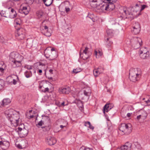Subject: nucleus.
<instances>
[{
    "instance_id": "f257e3e1",
    "label": "nucleus",
    "mask_w": 150,
    "mask_h": 150,
    "mask_svg": "<svg viewBox=\"0 0 150 150\" xmlns=\"http://www.w3.org/2000/svg\"><path fill=\"white\" fill-rule=\"evenodd\" d=\"M4 114L13 126L15 127L21 123V120L20 118L19 113L13 109H10L6 110Z\"/></svg>"
},
{
    "instance_id": "f03ea898",
    "label": "nucleus",
    "mask_w": 150,
    "mask_h": 150,
    "mask_svg": "<svg viewBox=\"0 0 150 150\" xmlns=\"http://www.w3.org/2000/svg\"><path fill=\"white\" fill-rule=\"evenodd\" d=\"M141 74L140 69L131 68L129 71V78L131 81L136 82L140 79Z\"/></svg>"
},
{
    "instance_id": "7ed1b4c3",
    "label": "nucleus",
    "mask_w": 150,
    "mask_h": 150,
    "mask_svg": "<svg viewBox=\"0 0 150 150\" xmlns=\"http://www.w3.org/2000/svg\"><path fill=\"white\" fill-rule=\"evenodd\" d=\"M54 50V49L51 48V47H48L45 50L44 55L47 59L50 60H53L57 57V55L56 52H52Z\"/></svg>"
},
{
    "instance_id": "20e7f679",
    "label": "nucleus",
    "mask_w": 150,
    "mask_h": 150,
    "mask_svg": "<svg viewBox=\"0 0 150 150\" xmlns=\"http://www.w3.org/2000/svg\"><path fill=\"white\" fill-rule=\"evenodd\" d=\"M16 56L17 57H21L18 54L16 55L14 52L11 53L10 55V57L11 58L10 59V60L12 62V65L13 68L20 67L21 65V61L18 60Z\"/></svg>"
},
{
    "instance_id": "39448f33",
    "label": "nucleus",
    "mask_w": 150,
    "mask_h": 150,
    "mask_svg": "<svg viewBox=\"0 0 150 150\" xmlns=\"http://www.w3.org/2000/svg\"><path fill=\"white\" fill-rule=\"evenodd\" d=\"M119 129L125 133L128 134L131 132L132 125L129 123L126 124L123 123L121 124Z\"/></svg>"
},
{
    "instance_id": "423d86ee",
    "label": "nucleus",
    "mask_w": 150,
    "mask_h": 150,
    "mask_svg": "<svg viewBox=\"0 0 150 150\" xmlns=\"http://www.w3.org/2000/svg\"><path fill=\"white\" fill-rule=\"evenodd\" d=\"M15 36L18 40H23L25 37V30L23 28L18 29L15 32Z\"/></svg>"
},
{
    "instance_id": "0eeeda50",
    "label": "nucleus",
    "mask_w": 150,
    "mask_h": 150,
    "mask_svg": "<svg viewBox=\"0 0 150 150\" xmlns=\"http://www.w3.org/2000/svg\"><path fill=\"white\" fill-rule=\"evenodd\" d=\"M131 43L132 46L134 49H137L139 47L142 45V41L140 38L135 37L131 40Z\"/></svg>"
},
{
    "instance_id": "6e6552de",
    "label": "nucleus",
    "mask_w": 150,
    "mask_h": 150,
    "mask_svg": "<svg viewBox=\"0 0 150 150\" xmlns=\"http://www.w3.org/2000/svg\"><path fill=\"white\" fill-rule=\"evenodd\" d=\"M16 130L20 135L22 137H25L28 133V130L26 129L24 127L23 128L19 127L16 129Z\"/></svg>"
},
{
    "instance_id": "1a4fd4ad",
    "label": "nucleus",
    "mask_w": 150,
    "mask_h": 150,
    "mask_svg": "<svg viewBox=\"0 0 150 150\" xmlns=\"http://www.w3.org/2000/svg\"><path fill=\"white\" fill-rule=\"evenodd\" d=\"M10 145V143L8 141L2 140L0 141V147L3 150H6L8 149Z\"/></svg>"
},
{
    "instance_id": "9d476101",
    "label": "nucleus",
    "mask_w": 150,
    "mask_h": 150,
    "mask_svg": "<svg viewBox=\"0 0 150 150\" xmlns=\"http://www.w3.org/2000/svg\"><path fill=\"white\" fill-rule=\"evenodd\" d=\"M88 48L87 47H85L83 53L82 54L81 53L80 54V57L83 60L87 59L90 56V55L88 52Z\"/></svg>"
},
{
    "instance_id": "9b49d317",
    "label": "nucleus",
    "mask_w": 150,
    "mask_h": 150,
    "mask_svg": "<svg viewBox=\"0 0 150 150\" xmlns=\"http://www.w3.org/2000/svg\"><path fill=\"white\" fill-rule=\"evenodd\" d=\"M133 30L132 32L134 34L136 35L139 33L140 29V26L138 22H135L133 25Z\"/></svg>"
},
{
    "instance_id": "f8f14e48",
    "label": "nucleus",
    "mask_w": 150,
    "mask_h": 150,
    "mask_svg": "<svg viewBox=\"0 0 150 150\" xmlns=\"http://www.w3.org/2000/svg\"><path fill=\"white\" fill-rule=\"evenodd\" d=\"M115 8V6L112 3L110 4H106L103 5L101 7V9L105 11H111L112 10Z\"/></svg>"
},
{
    "instance_id": "ddd939ff",
    "label": "nucleus",
    "mask_w": 150,
    "mask_h": 150,
    "mask_svg": "<svg viewBox=\"0 0 150 150\" xmlns=\"http://www.w3.org/2000/svg\"><path fill=\"white\" fill-rule=\"evenodd\" d=\"M70 88L67 86L61 88L59 90V92L61 94H68L70 92Z\"/></svg>"
},
{
    "instance_id": "4468645a",
    "label": "nucleus",
    "mask_w": 150,
    "mask_h": 150,
    "mask_svg": "<svg viewBox=\"0 0 150 150\" xmlns=\"http://www.w3.org/2000/svg\"><path fill=\"white\" fill-rule=\"evenodd\" d=\"M46 142L48 145L51 146L55 144L57 141L55 138L49 136L47 138Z\"/></svg>"
},
{
    "instance_id": "2eb2a0df",
    "label": "nucleus",
    "mask_w": 150,
    "mask_h": 150,
    "mask_svg": "<svg viewBox=\"0 0 150 150\" xmlns=\"http://www.w3.org/2000/svg\"><path fill=\"white\" fill-rule=\"evenodd\" d=\"M47 83L44 81H42L40 83L39 88L41 89L42 88H45L44 89L42 90V91L44 93L49 92V89L47 87H46Z\"/></svg>"
},
{
    "instance_id": "dca6fc26",
    "label": "nucleus",
    "mask_w": 150,
    "mask_h": 150,
    "mask_svg": "<svg viewBox=\"0 0 150 150\" xmlns=\"http://www.w3.org/2000/svg\"><path fill=\"white\" fill-rule=\"evenodd\" d=\"M120 12L122 13L123 16H126V18L131 17V16L132 15V14L129 12L126 8H122L120 11Z\"/></svg>"
},
{
    "instance_id": "f3484780",
    "label": "nucleus",
    "mask_w": 150,
    "mask_h": 150,
    "mask_svg": "<svg viewBox=\"0 0 150 150\" xmlns=\"http://www.w3.org/2000/svg\"><path fill=\"white\" fill-rule=\"evenodd\" d=\"M147 115V113L145 111L142 110L140 111V115L137 116V118L138 120L140 119L144 120L146 118Z\"/></svg>"
},
{
    "instance_id": "a211bd4d",
    "label": "nucleus",
    "mask_w": 150,
    "mask_h": 150,
    "mask_svg": "<svg viewBox=\"0 0 150 150\" xmlns=\"http://www.w3.org/2000/svg\"><path fill=\"white\" fill-rule=\"evenodd\" d=\"M9 12V17L10 18H13L16 17L17 14L15 10L11 7L8 8Z\"/></svg>"
},
{
    "instance_id": "6ab92c4d",
    "label": "nucleus",
    "mask_w": 150,
    "mask_h": 150,
    "mask_svg": "<svg viewBox=\"0 0 150 150\" xmlns=\"http://www.w3.org/2000/svg\"><path fill=\"white\" fill-rule=\"evenodd\" d=\"M132 144L129 142H126L125 144L120 147L121 150H131Z\"/></svg>"
},
{
    "instance_id": "aec40b11",
    "label": "nucleus",
    "mask_w": 150,
    "mask_h": 150,
    "mask_svg": "<svg viewBox=\"0 0 150 150\" xmlns=\"http://www.w3.org/2000/svg\"><path fill=\"white\" fill-rule=\"evenodd\" d=\"M43 28L42 31V33L45 35L47 37H50L51 35V33L49 31L48 27L47 26L43 27Z\"/></svg>"
},
{
    "instance_id": "412c9836",
    "label": "nucleus",
    "mask_w": 150,
    "mask_h": 150,
    "mask_svg": "<svg viewBox=\"0 0 150 150\" xmlns=\"http://www.w3.org/2000/svg\"><path fill=\"white\" fill-rule=\"evenodd\" d=\"M102 71L101 70V69L99 68H98L97 69H95L93 70V73L94 76L95 77H97L100 74L102 73L104 69H102Z\"/></svg>"
},
{
    "instance_id": "4be33fe9",
    "label": "nucleus",
    "mask_w": 150,
    "mask_h": 150,
    "mask_svg": "<svg viewBox=\"0 0 150 150\" xmlns=\"http://www.w3.org/2000/svg\"><path fill=\"white\" fill-rule=\"evenodd\" d=\"M94 52V54L96 58L99 57L100 56H101L103 54L102 50L100 49L96 50H95Z\"/></svg>"
},
{
    "instance_id": "5701e85b",
    "label": "nucleus",
    "mask_w": 150,
    "mask_h": 150,
    "mask_svg": "<svg viewBox=\"0 0 150 150\" xmlns=\"http://www.w3.org/2000/svg\"><path fill=\"white\" fill-rule=\"evenodd\" d=\"M44 15V13L41 10L38 11L36 12V15L39 19H42Z\"/></svg>"
},
{
    "instance_id": "b1692460",
    "label": "nucleus",
    "mask_w": 150,
    "mask_h": 150,
    "mask_svg": "<svg viewBox=\"0 0 150 150\" xmlns=\"http://www.w3.org/2000/svg\"><path fill=\"white\" fill-rule=\"evenodd\" d=\"M11 102V100L9 98H6L3 99L1 105L4 106L9 104Z\"/></svg>"
},
{
    "instance_id": "393cba45",
    "label": "nucleus",
    "mask_w": 150,
    "mask_h": 150,
    "mask_svg": "<svg viewBox=\"0 0 150 150\" xmlns=\"http://www.w3.org/2000/svg\"><path fill=\"white\" fill-rule=\"evenodd\" d=\"M150 54L149 52H147L144 54H140V57L143 59H145L149 57Z\"/></svg>"
},
{
    "instance_id": "a878e982",
    "label": "nucleus",
    "mask_w": 150,
    "mask_h": 150,
    "mask_svg": "<svg viewBox=\"0 0 150 150\" xmlns=\"http://www.w3.org/2000/svg\"><path fill=\"white\" fill-rule=\"evenodd\" d=\"M21 13H23L25 15H26L27 14L29 13V9H28V8L26 6L23 7L21 11Z\"/></svg>"
},
{
    "instance_id": "bb28decb",
    "label": "nucleus",
    "mask_w": 150,
    "mask_h": 150,
    "mask_svg": "<svg viewBox=\"0 0 150 150\" xmlns=\"http://www.w3.org/2000/svg\"><path fill=\"white\" fill-rule=\"evenodd\" d=\"M53 1V0H43V2L45 5L47 6H49L51 4Z\"/></svg>"
},
{
    "instance_id": "cd10ccee",
    "label": "nucleus",
    "mask_w": 150,
    "mask_h": 150,
    "mask_svg": "<svg viewBox=\"0 0 150 150\" xmlns=\"http://www.w3.org/2000/svg\"><path fill=\"white\" fill-rule=\"evenodd\" d=\"M140 54H144L147 52H149L147 49L145 47H142L140 48Z\"/></svg>"
},
{
    "instance_id": "c85d7f7f",
    "label": "nucleus",
    "mask_w": 150,
    "mask_h": 150,
    "mask_svg": "<svg viewBox=\"0 0 150 150\" xmlns=\"http://www.w3.org/2000/svg\"><path fill=\"white\" fill-rule=\"evenodd\" d=\"M92 2L96 3L95 5L97 7L101 4V0H90Z\"/></svg>"
},
{
    "instance_id": "c756f323",
    "label": "nucleus",
    "mask_w": 150,
    "mask_h": 150,
    "mask_svg": "<svg viewBox=\"0 0 150 150\" xmlns=\"http://www.w3.org/2000/svg\"><path fill=\"white\" fill-rule=\"evenodd\" d=\"M109 107L108 105H105L103 107V110L104 114H105V112H108L110 110L109 109Z\"/></svg>"
},
{
    "instance_id": "7c9ffc66",
    "label": "nucleus",
    "mask_w": 150,
    "mask_h": 150,
    "mask_svg": "<svg viewBox=\"0 0 150 150\" xmlns=\"http://www.w3.org/2000/svg\"><path fill=\"white\" fill-rule=\"evenodd\" d=\"M85 126L89 128L90 129H93V127L91 125V123L89 122H85Z\"/></svg>"
},
{
    "instance_id": "2f4dec72",
    "label": "nucleus",
    "mask_w": 150,
    "mask_h": 150,
    "mask_svg": "<svg viewBox=\"0 0 150 150\" xmlns=\"http://www.w3.org/2000/svg\"><path fill=\"white\" fill-rule=\"evenodd\" d=\"M14 23L17 25H20L21 24L22 21L20 18H16L14 20Z\"/></svg>"
},
{
    "instance_id": "473e14b6",
    "label": "nucleus",
    "mask_w": 150,
    "mask_h": 150,
    "mask_svg": "<svg viewBox=\"0 0 150 150\" xmlns=\"http://www.w3.org/2000/svg\"><path fill=\"white\" fill-rule=\"evenodd\" d=\"M42 128L43 129V131L45 132L47 131L50 130L51 128V126L50 125H48V126L42 127Z\"/></svg>"
},
{
    "instance_id": "72a5a7b5",
    "label": "nucleus",
    "mask_w": 150,
    "mask_h": 150,
    "mask_svg": "<svg viewBox=\"0 0 150 150\" xmlns=\"http://www.w3.org/2000/svg\"><path fill=\"white\" fill-rule=\"evenodd\" d=\"M25 75L27 78H29L32 76V73L30 71H26L25 73Z\"/></svg>"
},
{
    "instance_id": "f704fd0d",
    "label": "nucleus",
    "mask_w": 150,
    "mask_h": 150,
    "mask_svg": "<svg viewBox=\"0 0 150 150\" xmlns=\"http://www.w3.org/2000/svg\"><path fill=\"white\" fill-rule=\"evenodd\" d=\"M82 71V69L80 68H77L74 69L72 71L73 73L77 74L78 73Z\"/></svg>"
},
{
    "instance_id": "c9c22d12",
    "label": "nucleus",
    "mask_w": 150,
    "mask_h": 150,
    "mask_svg": "<svg viewBox=\"0 0 150 150\" xmlns=\"http://www.w3.org/2000/svg\"><path fill=\"white\" fill-rule=\"evenodd\" d=\"M109 39L110 38H108L107 39L106 44L107 47H109L112 44V42L109 41Z\"/></svg>"
},
{
    "instance_id": "e433bc0d",
    "label": "nucleus",
    "mask_w": 150,
    "mask_h": 150,
    "mask_svg": "<svg viewBox=\"0 0 150 150\" xmlns=\"http://www.w3.org/2000/svg\"><path fill=\"white\" fill-rule=\"evenodd\" d=\"M4 81L2 79H0V90L3 89L4 86Z\"/></svg>"
},
{
    "instance_id": "4c0bfd02",
    "label": "nucleus",
    "mask_w": 150,
    "mask_h": 150,
    "mask_svg": "<svg viewBox=\"0 0 150 150\" xmlns=\"http://www.w3.org/2000/svg\"><path fill=\"white\" fill-rule=\"evenodd\" d=\"M91 90H89L88 91H87V90L84 91V94L86 96H89L91 93Z\"/></svg>"
},
{
    "instance_id": "58836bf2",
    "label": "nucleus",
    "mask_w": 150,
    "mask_h": 150,
    "mask_svg": "<svg viewBox=\"0 0 150 150\" xmlns=\"http://www.w3.org/2000/svg\"><path fill=\"white\" fill-rule=\"evenodd\" d=\"M44 123L43 121H42V120H41V121H40L37 124H36V125L37 127H39V126H41Z\"/></svg>"
},
{
    "instance_id": "ea45409f",
    "label": "nucleus",
    "mask_w": 150,
    "mask_h": 150,
    "mask_svg": "<svg viewBox=\"0 0 150 150\" xmlns=\"http://www.w3.org/2000/svg\"><path fill=\"white\" fill-rule=\"evenodd\" d=\"M134 145L138 149H140L141 148L140 145L138 142H135L134 143Z\"/></svg>"
},
{
    "instance_id": "a19ab883",
    "label": "nucleus",
    "mask_w": 150,
    "mask_h": 150,
    "mask_svg": "<svg viewBox=\"0 0 150 150\" xmlns=\"http://www.w3.org/2000/svg\"><path fill=\"white\" fill-rule=\"evenodd\" d=\"M25 1L26 3L28 4H31L33 3L34 0H25Z\"/></svg>"
},
{
    "instance_id": "79ce46f5",
    "label": "nucleus",
    "mask_w": 150,
    "mask_h": 150,
    "mask_svg": "<svg viewBox=\"0 0 150 150\" xmlns=\"http://www.w3.org/2000/svg\"><path fill=\"white\" fill-rule=\"evenodd\" d=\"M106 105H108V106H109V109H111L113 107V105L112 103H107Z\"/></svg>"
},
{
    "instance_id": "37998d69",
    "label": "nucleus",
    "mask_w": 150,
    "mask_h": 150,
    "mask_svg": "<svg viewBox=\"0 0 150 150\" xmlns=\"http://www.w3.org/2000/svg\"><path fill=\"white\" fill-rule=\"evenodd\" d=\"M25 67L28 69H31L32 68V66L28 65H26L25 66Z\"/></svg>"
},
{
    "instance_id": "c03bdc74",
    "label": "nucleus",
    "mask_w": 150,
    "mask_h": 150,
    "mask_svg": "<svg viewBox=\"0 0 150 150\" xmlns=\"http://www.w3.org/2000/svg\"><path fill=\"white\" fill-rule=\"evenodd\" d=\"M17 147L18 148L20 149H22L23 148L22 145L20 144H17Z\"/></svg>"
},
{
    "instance_id": "a18cd8bd",
    "label": "nucleus",
    "mask_w": 150,
    "mask_h": 150,
    "mask_svg": "<svg viewBox=\"0 0 150 150\" xmlns=\"http://www.w3.org/2000/svg\"><path fill=\"white\" fill-rule=\"evenodd\" d=\"M146 103L148 105H150V99L148 100H147L146 101Z\"/></svg>"
},
{
    "instance_id": "49530a36",
    "label": "nucleus",
    "mask_w": 150,
    "mask_h": 150,
    "mask_svg": "<svg viewBox=\"0 0 150 150\" xmlns=\"http://www.w3.org/2000/svg\"><path fill=\"white\" fill-rule=\"evenodd\" d=\"M4 69L0 67V75L1 74V73L3 72L4 71Z\"/></svg>"
},
{
    "instance_id": "de8ad7c7",
    "label": "nucleus",
    "mask_w": 150,
    "mask_h": 150,
    "mask_svg": "<svg viewBox=\"0 0 150 150\" xmlns=\"http://www.w3.org/2000/svg\"><path fill=\"white\" fill-rule=\"evenodd\" d=\"M83 150H93L92 148H85Z\"/></svg>"
},
{
    "instance_id": "09e8293b",
    "label": "nucleus",
    "mask_w": 150,
    "mask_h": 150,
    "mask_svg": "<svg viewBox=\"0 0 150 150\" xmlns=\"http://www.w3.org/2000/svg\"><path fill=\"white\" fill-rule=\"evenodd\" d=\"M106 0L107 2H108L109 3H110V4L112 3H113L114 2L113 1H112L111 0Z\"/></svg>"
},
{
    "instance_id": "8fccbe9b",
    "label": "nucleus",
    "mask_w": 150,
    "mask_h": 150,
    "mask_svg": "<svg viewBox=\"0 0 150 150\" xmlns=\"http://www.w3.org/2000/svg\"><path fill=\"white\" fill-rule=\"evenodd\" d=\"M67 125H60V127L62 129L64 127H66Z\"/></svg>"
},
{
    "instance_id": "3c124183",
    "label": "nucleus",
    "mask_w": 150,
    "mask_h": 150,
    "mask_svg": "<svg viewBox=\"0 0 150 150\" xmlns=\"http://www.w3.org/2000/svg\"><path fill=\"white\" fill-rule=\"evenodd\" d=\"M3 11H2L0 13V15L1 16H4V17H6V16H5L4 15V14L3 13Z\"/></svg>"
},
{
    "instance_id": "603ef678",
    "label": "nucleus",
    "mask_w": 150,
    "mask_h": 150,
    "mask_svg": "<svg viewBox=\"0 0 150 150\" xmlns=\"http://www.w3.org/2000/svg\"><path fill=\"white\" fill-rule=\"evenodd\" d=\"M146 6L145 5H143V6H142V8H141V10H144Z\"/></svg>"
},
{
    "instance_id": "864d4df0",
    "label": "nucleus",
    "mask_w": 150,
    "mask_h": 150,
    "mask_svg": "<svg viewBox=\"0 0 150 150\" xmlns=\"http://www.w3.org/2000/svg\"><path fill=\"white\" fill-rule=\"evenodd\" d=\"M16 82H17V81H16V80L15 79H13V84L15 85L16 84Z\"/></svg>"
},
{
    "instance_id": "5fc2aeb1",
    "label": "nucleus",
    "mask_w": 150,
    "mask_h": 150,
    "mask_svg": "<svg viewBox=\"0 0 150 150\" xmlns=\"http://www.w3.org/2000/svg\"><path fill=\"white\" fill-rule=\"evenodd\" d=\"M70 11V9L69 8H66V11L67 12Z\"/></svg>"
},
{
    "instance_id": "6e6d98bb",
    "label": "nucleus",
    "mask_w": 150,
    "mask_h": 150,
    "mask_svg": "<svg viewBox=\"0 0 150 150\" xmlns=\"http://www.w3.org/2000/svg\"><path fill=\"white\" fill-rule=\"evenodd\" d=\"M49 72H50V74H53V70H52V69H50L49 70Z\"/></svg>"
},
{
    "instance_id": "4d7b16f0",
    "label": "nucleus",
    "mask_w": 150,
    "mask_h": 150,
    "mask_svg": "<svg viewBox=\"0 0 150 150\" xmlns=\"http://www.w3.org/2000/svg\"><path fill=\"white\" fill-rule=\"evenodd\" d=\"M127 115L128 117H130L131 115V114L130 113H128L127 114Z\"/></svg>"
},
{
    "instance_id": "13d9d810",
    "label": "nucleus",
    "mask_w": 150,
    "mask_h": 150,
    "mask_svg": "<svg viewBox=\"0 0 150 150\" xmlns=\"http://www.w3.org/2000/svg\"><path fill=\"white\" fill-rule=\"evenodd\" d=\"M33 117H34V116L33 115H30L29 117V119L32 118H33Z\"/></svg>"
},
{
    "instance_id": "bf43d9fd",
    "label": "nucleus",
    "mask_w": 150,
    "mask_h": 150,
    "mask_svg": "<svg viewBox=\"0 0 150 150\" xmlns=\"http://www.w3.org/2000/svg\"><path fill=\"white\" fill-rule=\"evenodd\" d=\"M38 72L39 73H41L42 72V70L41 69H39L38 70Z\"/></svg>"
},
{
    "instance_id": "052dcab7",
    "label": "nucleus",
    "mask_w": 150,
    "mask_h": 150,
    "mask_svg": "<svg viewBox=\"0 0 150 150\" xmlns=\"http://www.w3.org/2000/svg\"><path fill=\"white\" fill-rule=\"evenodd\" d=\"M64 102H62L61 103V105H64Z\"/></svg>"
},
{
    "instance_id": "680f3d73",
    "label": "nucleus",
    "mask_w": 150,
    "mask_h": 150,
    "mask_svg": "<svg viewBox=\"0 0 150 150\" xmlns=\"http://www.w3.org/2000/svg\"><path fill=\"white\" fill-rule=\"evenodd\" d=\"M112 1H113L114 2H115L117 1V0H111Z\"/></svg>"
},
{
    "instance_id": "e2e57ef3",
    "label": "nucleus",
    "mask_w": 150,
    "mask_h": 150,
    "mask_svg": "<svg viewBox=\"0 0 150 150\" xmlns=\"http://www.w3.org/2000/svg\"><path fill=\"white\" fill-rule=\"evenodd\" d=\"M42 65V64L41 63H39V66H41Z\"/></svg>"
},
{
    "instance_id": "0e129e2a",
    "label": "nucleus",
    "mask_w": 150,
    "mask_h": 150,
    "mask_svg": "<svg viewBox=\"0 0 150 150\" xmlns=\"http://www.w3.org/2000/svg\"><path fill=\"white\" fill-rule=\"evenodd\" d=\"M20 0H14V1H19Z\"/></svg>"
},
{
    "instance_id": "69168bd1",
    "label": "nucleus",
    "mask_w": 150,
    "mask_h": 150,
    "mask_svg": "<svg viewBox=\"0 0 150 150\" xmlns=\"http://www.w3.org/2000/svg\"><path fill=\"white\" fill-rule=\"evenodd\" d=\"M45 150H51L50 149H47Z\"/></svg>"
},
{
    "instance_id": "338daca9",
    "label": "nucleus",
    "mask_w": 150,
    "mask_h": 150,
    "mask_svg": "<svg viewBox=\"0 0 150 150\" xmlns=\"http://www.w3.org/2000/svg\"><path fill=\"white\" fill-rule=\"evenodd\" d=\"M1 127V125L0 124V128Z\"/></svg>"
},
{
    "instance_id": "774afa93",
    "label": "nucleus",
    "mask_w": 150,
    "mask_h": 150,
    "mask_svg": "<svg viewBox=\"0 0 150 150\" xmlns=\"http://www.w3.org/2000/svg\"><path fill=\"white\" fill-rule=\"evenodd\" d=\"M121 115H122V116H123L122 115V113H121Z\"/></svg>"
}]
</instances>
